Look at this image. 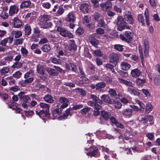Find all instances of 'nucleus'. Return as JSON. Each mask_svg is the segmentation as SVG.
I'll return each mask as SVG.
<instances>
[{"label": "nucleus", "mask_w": 160, "mask_h": 160, "mask_svg": "<svg viewBox=\"0 0 160 160\" xmlns=\"http://www.w3.org/2000/svg\"><path fill=\"white\" fill-rule=\"evenodd\" d=\"M100 6L103 10L106 11L110 8L112 7V5L111 2L107 1L105 2L101 3Z\"/></svg>", "instance_id": "nucleus-13"}, {"label": "nucleus", "mask_w": 160, "mask_h": 160, "mask_svg": "<svg viewBox=\"0 0 160 160\" xmlns=\"http://www.w3.org/2000/svg\"><path fill=\"white\" fill-rule=\"evenodd\" d=\"M65 9L62 7H59L57 12L55 13L56 16H59L62 15L64 12Z\"/></svg>", "instance_id": "nucleus-35"}, {"label": "nucleus", "mask_w": 160, "mask_h": 160, "mask_svg": "<svg viewBox=\"0 0 160 160\" xmlns=\"http://www.w3.org/2000/svg\"><path fill=\"white\" fill-rule=\"evenodd\" d=\"M86 26L87 27V28L91 29H93L95 27V24L92 23L87 24V25Z\"/></svg>", "instance_id": "nucleus-60"}, {"label": "nucleus", "mask_w": 160, "mask_h": 160, "mask_svg": "<svg viewBox=\"0 0 160 160\" xmlns=\"http://www.w3.org/2000/svg\"><path fill=\"white\" fill-rule=\"evenodd\" d=\"M123 46L120 44H116L114 45V48L116 50L122 52L123 50Z\"/></svg>", "instance_id": "nucleus-52"}, {"label": "nucleus", "mask_w": 160, "mask_h": 160, "mask_svg": "<svg viewBox=\"0 0 160 160\" xmlns=\"http://www.w3.org/2000/svg\"><path fill=\"white\" fill-rule=\"evenodd\" d=\"M24 28L25 35H29L31 33V28L30 26L28 24H27L24 26Z\"/></svg>", "instance_id": "nucleus-25"}, {"label": "nucleus", "mask_w": 160, "mask_h": 160, "mask_svg": "<svg viewBox=\"0 0 160 160\" xmlns=\"http://www.w3.org/2000/svg\"><path fill=\"white\" fill-rule=\"evenodd\" d=\"M51 62L55 64H60L61 63V61L60 59L56 58H52L51 59Z\"/></svg>", "instance_id": "nucleus-48"}, {"label": "nucleus", "mask_w": 160, "mask_h": 160, "mask_svg": "<svg viewBox=\"0 0 160 160\" xmlns=\"http://www.w3.org/2000/svg\"><path fill=\"white\" fill-rule=\"evenodd\" d=\"M92 17L95 21L97 22L101 18H100V14L97 12L94 13L92 15Z\"/></svg>", "instance_id": "nucleus-47"}, {"label": "nucleus", "mask_w": 160, "mask_h": 160, "mask_svg": "<svg viewBox=\"0 0 160 160\" xmlns=\"http://www.w3.org/2000/svg\"><path fill=\"white\" fill-rule=\"evenodd\" d=\"M42 6L45 8L48 9H49L51 6L50 3L49 2H45L42 3Z\"/></svg>", "instance_id": "nucleus-53"}, {"label": "nucleus", "mask_w": 160, "mask_h": 160, "mask_svg": "<svg viewBox=\"0 0 160 160\" xmlns=\"http://www.w3.org/2000/svg\"><path fill=\"white\" fill-rule=\"evenodd\" d=\"M89 97L90 99H92L93 101H88V105L91 107H94L95 109H100L101 108V105L102 104V101L99 98L93 94L90 95Z\"/></svg>", "instance_id": "nucleus-1"}, {"label": "nucleus", "mask_w": 160, "mask_h": 160, "mask_svg": "<svg viewBox=\"0 0 160 160\" xmlns=\"http://www.w3.org/2000/svg\"><path fill=\"white\" fill-rule=\"evenodd\" d=\"M22 66V64L21 63L16 62H15L14 64L12 66V68H20Z\"/></svg>", "instance_id": "nucleus-59"}, {"label": "nucleus", "mask_w": 160, "mask_h": 160, "mask_svg": "<svg viewBox=\"0 0 160 160\" xmlns=\"http://www.w3.org/2000/svg\"><path fill=\"white\" fill-rule=\"evenodd\" d=\"M101 114L102 116L106 120L108 119L111 115L109 112L105 110L101 111Z\"/></svg>", "instance_id": "nucleus-28"}, {"label": "nucleus", "mask_w": 160, "mask_h": 160, "mask_svg": "<svg viewBox=\"0 0 160 160\" xmlns=\"http://www.w3.org/2000/svg\"><path fill=\"white\" fill-rule=\"evenodd\" d=\"M50 18V17L47 14L40 15L38 18L39 24L40 27L43 28H47L51 26L52 23L50 22H48Z\"/></svg>", "instance_id": "nucleus-2"}, {"label": "nucleus", "mask_w": 160, "mask_h": 160, "mask_svg": "<svg viewBox=\"0 0 160 160\" xmlns=\"http://www.w3.org/2000/svg\"><path fill=\"white\" fill-rule=\"evenodd\" d=\"M144 14L145 16L146 22L147 23V24L148 25H149V11L147 8H146V9L145 10L144 12Z\"/></svg>", "instance_id": "nucleus-33"}, {"label": "nucleus", "mask_w": 160, "mask_h": 160, "mask_svg": "<svg viewBox=\"0 0 160 160\" xmlns=\"http://www.w3.org/2000/svg\"><path fill=\"white\" fill-rule=\"evenodd\" d=\"M21 53L22 54L23 56L24 57L27 56L28 53V51L27 50L23 47H22L21 49Z\"/></svg>", "instance_id": "nucleus-57"}, {"label": "nucleus", "mask_w": 160, "mask_h": 160, "mask_svg": "<svg viewBox=\"0 0 160 160\" xmlns=\"http://www.w3.org/2000/svg\"><path fill=\"white\" fill-rule=\"evenodd\" d=\"M120 66L122 69L124 71H127L129 70L131 67V65L126 62H122Z\"/></svg>", "instance_id": "nucleus-21"}, {"label": "nucleus", "mask_w": 160, "mask_h": 160, "mask_svg": "<svg viewBox=\"0 0 160 160\" xmlns=\"http://www.w3.org/2000/svg\"><path fill=\"white\" fill-rule=\"evenodd\" d=\"M108 92L112 97L115 96L117 95L116 91L112 88L109 89L108 91Z\"/></svg>", "instance_id": "nucleus-50"}, {"label": "nucleus", "mask_w": 160, "mask_h": 160, "mask_svg": "<svg viewBox=\"0 0 160 160\" xmlns=\"http://www.w3.org/2000/svg\"><path fill=\"white\" fill-rule=\"evenodd\" d=\"M96 31L97 34L100 35L103 34L105 32L104 30L100 27L96 29Z\"/></svg>", "instance_id": "nucleus-51"}, {"label": "nucleus", "mask_w": 160, "mask_h": 160, "mask_svg": "<svg viewBox=\"0 0 160 160\" xmlns=\"http://www.w3.org/2000/svg\"><path fill=\"white\" fill-rule=\"evenodd\" d=\"M115 103L113 104H114V106L115 108L119 109L122 106L121 103L118 102H116L115 100L114 99Z\"/></svg>", "instance_id": "nucleus-55"}, {"label": "nucleus", "mask_w": 160, "mask_h": 160, "mask_svg": "<svg viewBox=\"0 0 160 160\" xmlns=\"http://www.w3.org/2000/svg\"><path fill=\"white\" fill-rule=\"evenodd\" d=\"M119 56V55L115 53L110 54L109 55L110 62L113 63L115 66H116L118 61Z\"/></svg>", "instance_id": "nucleus-6"}, {"label": "nucleus", "mask_w": 160, "mask_h": 160, "mask_svg": "<svg viewBox=\"0 0 160 160\" xmlns=\"http://www.w3.org/2000/svg\"><path fill=\"white\" fill-rule=\"evenodd\" d=\"M131 73L132 77L136 78L140 76L141 74V72L139 69L136 68L132 70Z\"/></svg>", "instance_id": "nucleus-17"}, {"label": "nucleus", "mask_w": 160, "mask_h": 160, "mask_svg": "<svg viewBox=\"0 0 160 160\" xmlns=\"http://www.w3.org/2000/svg\"><path fill=\"white\" fill-rule=\"evenodd\" d=\"M75 13L74 12H70L67 15L66 17V21L68 22L74 23L76 19Z\"/></svg>", "instance_id": "nucleus-7"}, {"label": "nucleus", "mask_w": 160, "mask_h": 160, "mask_svg": "<svg viewBox=\"0 0 160 160\" xmlns=\"http://www.w3.org/2000/svg\"><path fill=\"white\" fill-rule=\"evenodd\" d=\"M98 25L100 27H102L104 28H106L107 27V25L105 24V23L104 19L103 18H101L97 22Z\"/></svg>", "instance_id": "nucleus-22"}, {"label": "nucleus", "mask_w": 160, "mask_h": 160, "mask_svg": "<svg viewBox=\"0 0 160 160\" xmlns=\"http://www.w3.org/2000/svg\"><path fill=\"white\" fill-rule=\"evenodd\" d=\"M18 11V8L17 6L14 5L11 6V16L17 14Z\"/></svg>", "instance_id": "nucleus-27"}, {"label": "nucleus", "mask_w": 160, "mask_h": 160, "mask_svg": "<svg viewBox=\"0 0 160 160\" xmlns=\"http://www.w3.org/2000/svg\"><path fill=\"white\" fill-rule=\"evenodd\" d=\"M138 22H141L142 25H145L144 19L142 14H138Z\"/></svg>", "instance_id": "nucleus-39"}, {"label": "nucleus", "mask_w": 160, "mask_h": 160, "mask_svg": "<svg viewBox=\"0 0 160 160\" xmlns=\"http://www.w3.org/2000/svg\"><path fill=\"white\" fill-rule=\"evenodd\" d=\"M65 67L68 70H70V67L72 71L76 72L78 71L77 67L71 60L68 59L65 61Z\"/></svg>", "instance_id": "nucleus-4"}, {"label": "nucleus", "mask_w": 160, "mask_h": 160, "mask_svg": "<svg viewBox=\"0 0 160 160\" xmlns=\"http://www.w3.org/2000/svg\"><path fill=\"white\" fill-rule=\"evenodd\" d=\"M40 107L43 109H46V112H48L49 111V109L50 107V105L48 104L45 102H40L39 103Z\"/></svg>", "instance_id": "nucleus-26"}, {"label": "nucleus", "mask_w": 160, "mask_h": 160, "mask_svg": "<svg viewBox=\"0 0 160 160\" xmlns=\"http://www.w3.org/2000/svg\"><path fill=\"white\" fill-rule=\"evenodd\" d=\"M121 112L124 116L128 117H130L131 116L132 110L131 109L127 108L122 111Z\"/></svg>", "instance_id": "nucleus-18"}, {"label": "nucleus", "mask_w": 160, "mask_h": 160, "mask_svg": "<svg viewBox=\"0 0 160 160\" xmlns=\"http://www.w3.org/2000/svg\"><path fill=\"white\" fill-rule=\"evenodd\" d=\"M18 96L21 100H22L24 102L28 103L30 102L31 99L28 95H25V92H21L18 94Z\"/></svg>", "instance_id": "nucleus-8"}, {"label": "nucleus", "mask_w": 160, "mask_h": 160, "mask_svg": "<svg viewBox=\"0 0 160 160\" xmlns=\"http://www.w3.org/2000/svg\"><path fill=\"white\" fill-rule=\"evenodd\" d=\"M100 99L102 101V104L103 102H106L108 104H112L115 103L114 99H110L109 96L107 94H103L100 97Z\"/></svg>", "instance_id": "nucleus-5"}, {"label": "nucleus", "mask_w": 160, "mask_h": 160, "mask_svg": "<svg viewBox=\"0 0 160 160\" xmlns=\"http://www.w3.org/2000/svg\"><path fill=\"white\" fill-rule=\"evenodd\" d=\"M53 68H55V69L56 71H57L58 72V71L62 73H64L65 72V71L63 70L62 68L59 67L54 66Z\"/></svg>", "instance_id": "nucleus-58"}, {"label": "nucleus", "mask_w": 160, "mask_h": 160, "mask_svg": "<svg viewBox=\"0 0 160 160\" xmlns=\"http://www.w3.org/2000/svg\"><path fill=\"white\" fill-rule=\"evenodd\" d=\"M11 23L13 26L15 28H20L22 26V22L17 17L12 19V22Z\"/></svg>", "instance_id": "nucleus-10"}, {"label": "nucleus", "mask_w": 160, "mask_h": 160, "mask_svg": "<svg viewBox=\"0 0 160 160\" xmlns=\"http://www.w3.org/2000/svg\"><path fill=\"white\" fill-rule=\"evenodd\" d=\"M57 30L62 36L68 37L69 38H72L73 37V35L71 33L64 28L58 27L57 28Z\"/></svg>", "instance_id": "nucleus-3"}, {"label": "nucleus", "mask_w": 160, "mask_h": 160, "mask_svg": "<svg viewBox=\"0 0 160 160\" xmlns=\"http://www.w3.org/2000/svg\"><path fill=\"white\" fill-rule=\"evenodd\" d=\"M22 75V73L19 71L16 72L13 74V77L15 78H19Z\"/></svg>", "instance_id": "nucleus-64"}, {"label": "nucleus", "mask_w": 160, "mask_h": 160, "mask_svg": "<svg viewBox=\"0 0 160 160\" xmlns=\"http://www.w3.org/2000/svg\"><path fill=\"white\" fill-rule=\"evenodd\" d=\"M33 72L32 71H30L25 74L24 76V78H33Z\"/></svg>", "instance_id": "nucleus-49"}, {"label": "nucleus", "mask_w": 160, "mask_h": 160, "mask_svg": "<svg viewBox=\"0 0 160 160\" xmlns=\"http://www.w3.org/2000/svg\"><path fill=\"white\" fill-rule=\"evenodd\" d=\"M72 110V108H69L67 109L65 111V112L63 114V117H59L60 119H66L67 118L68 116L69 115L70 113V111Z\"/></svg>", "instance_id": "nucleus-31"}, {"label": "nucleus", "mask_w": 160, "mask_h": 160, "mask_svg": "<svg viewBox=\"0 0 160 160\" xmlns=\"http://www.w3.org/2000/svg\"><path fill=\"white\" fill-rule=\"evenodd\" d=\"M124 18L129 23L132 24L133 23V19L130 12L128 11L125 12L124 15Z\"/></svg>", "instance_id": "nucleus-9"}, {"label": "nucleus", "mask_w": 160, "mask_h": 160, "mask_svg": "<svg viewBox=\"0 0 160 160\" xmlns=\"http://www.w3.org/2000/svg\"><path fill=\"white\" fill-rule=\"evenodd\" d=\"M89 22L90 21L89 19H88L87 16H85L82 19L83 23L86 26L87 25V24H88V23H89Z\"/></svg>", "instance_id": "nucleus-56"}, {"label": "nucleus", "mask_w": 160, "mask_h": 160, "mask_svg": "<svg viewBox=\"0 0 160 160\" xmlns=\"http://www.w3.org/2000/svg\"><path fill=\"white\" fill-rule=\"evenodd\" d=\"M14 42V44L17 45L21 44L23 42V39L22 38L17 39L16 40H15Z\"/></svg>", "instance_id": "nucleus-62"}, {"label": "nucleus", "mask_w": 160, "mask_h": 160, "mask_svg": "<svg viewBox=\"0 0 160 160\" xmlns=\"http://www.w3.org/2000/svg\"><path fill=\"white\" fill-rule=\"evenodd\" d=\"M84 32V29L82 28H78L76 31V32L77 34L78 35H80L83 34Z\"/></svg>", "instance_id": "nucleus-63"}, {"label": "nucleus", "mask_w": 160, "mask_h": 160, "mask_svg": "<svg viewBox=\"0 0 160 160\" xmlns=\"http://www.w3.org/2000/svg\"><path fill=\"white\" fill-rule=\"evenodd\" d=\"M144 44L145 48L144 50V55L146 58H147L148 56L149 46L148 44V41L147 39L144 40Z\"/></svg>", "instance_id": "nucleus-16"}, {"label": "nucleus", "mask_w": 160, "mask_h": 160, "mask_svg": "<svg viewBox=\"0 0 160 160\" xmlns=\"http://www.w3.org/2000/svg\"><path fill=\"white\" fill-rule=\"evenodd\" d=\"M99 0H91V2L93 6L95 7H97L99 6Z\"/></svg>", "instance_id": "nucleus-61"}, {"label": "nucleus", "mask_w": 160, "mask_h": 160, "mask_svg": "<svg viewBox=\"0 0 160 160\" xmlns=\"http://www.w3.org/2000/svg\"><path fill=\"white\" fill-rule=\"evenodd\" d=\"M136 102L138 104L140 107V108L139 110L143 111L144 108V105L143 103H141L139 100H137L136 101Z\"/></svg>", "instance_id": "nucleus-54"}, {"label": "nucleus", "mask_w": 160, "mask_h": 160, "mask_svg": "<svg viewBox=\"0 0 160 160\" xmlns=\"http://www.w3.org/2000/svg\"><path fill=\"white\" fill-rule=\"evenodd\" d=\"M17 104L16 103H13L11 104V108H12L13 110L16 109V113H19L21 111V109L19 108H17Z\"/></svg>", "instance_id": "nucleus-42"}, {"label": "nucleus", "mask_w": 160, "mask_h": 160, "mask_svg": "<svg viewBox=\"0 0 160 160\" xmlns=\"http://www.w3.org/2000/svg\"><path fill=\"white\" fill-rule=\"evenodd\" d=\"M89 4L87 3H82L79 6L80 10L84 13H87L88 10Z\"/></svg>", "instance_id": "nucleus-20"}, {"label": "nucleus", "mask_w": 160, "mask_h": 160, "mask_svg": "<svg viewBox=\"0 0 160 160\" xmlns=\"http://www.w3.org/2000/svg\"><path fill=\"white\" fill-rule=\"evenodd\" d=\"M92 54L95 56L101 57L102 55V53L101 51L99 49L95 50Z\"/></svg>", "instance_id": "nucleus-43"}, {"label": "nucleus", "mask_w": 160, "mask_h": 160, "mask_svg": "<svg viewBox=\"0 0 160 160\" xmlns=\"http://www.w3.org/2000/svg\"><path fill=\"white\" fill-rule=\"evenodd\" d=\"M12 35H15L14 37L15 38H18L20 37L22 35V33L21 31H14L12 32Z\"/></svg>", "instance_id": "nucleus-37"}, {"label": "nucleus", "mask_w": 160, "mask_h": 160, "mask_svg": "<svg viewBox=\"0 0 160 160\" xmlns=\"http://www.w3.org/2000/svg\"><path fill=\"white\" fill-rule=\"evenodd\" d=\"M91 108L90 107L85 108L80 110V112L82 114H86L91 110Z\"/></svg>", "instance_id": "nucleus-46"}, {"label": "nucleus", "mask_w": 160, "mask_h": 160, "mask_svg": "<svg viewBox=\"0 0 160 160\" xmlns=\"http://www.w3.org/2000/svg\"><path fill=\"white\" fill-rule=\"evenodd\" d=\"M44 101L48 103H52L55 101V98L50 94H46L43 98Z\"/></svg>", "instance_id": "nucleus-15"}, {"label": "nucleus", "mask_w": 160, "mask_h": 160, "mask_svg": "<svg viewBox=\"0 0 160 160\" xmlns=\"http://www.w3.org/2000/svg\"><path fill=\"white\" fill-rule=\"evenodd\" d=\"M31 2L30 0L24 1L22 2L20 5L21 8L29 7L31 6Z\"/></svg>", "instance_id": "nucleus-30"}, {"label": "nucleus", "mask_w": 160, "mask_h": 160, "mask_svg": "<svg viewBox=\"0 0 160 160\" xmlns=\"http://www.w3.org/2000/svg\"><path fill=\"white\" fill-rule=\"evenodd\" d=\"M89 40L91 44L94 46H96L98 44V40L92 37L90 38Z\"/></svg>", "instance_id": "nucleus-36"}, {"label": "nucleus", "mask_w": 160, "mask_h": 160, "mask_svg": "<svg viewBox=\"0 0 160 160\" xmlns=\"http://www.w3.org/2000/svg\"><path fill=\"white\" fill-rule=\"evenodd\" d=\"M75 90L77 93L80 94L82 96H84L86 95V93L85 91L82 88H77L75 89Z\"/></svg>", "instance_id": "nucleus-34"}, {"label": "nucleus", "mask_w": 160, "mask_h": 160, "mask_svg": "<svg viewBox=\"0 0 160 160\" xmlns=\"http://www.w3.org/2000/svg\"><path fill=\"white\" fill-rule=\"evenodd\" d=\"M90 147V148H90L91 151L87 153V155L88 156H94L96 155V153H97L98 150L96 147H92V144H91L90 146H88Z\"/></svg>", "instance_id": "nucleus-12"}, {"label": "nucleus", "mask_w": 160, "mask_h": 160, "mask_svg": "<svg viewBox=\"0 0 160 160\" xmlns=\"http://www.w3.org/2000/svg\"><path fill=\"white\" fill-rule=\"evenodd\" d=\"M51 49L50 46L48 45L45 44L41 48V49L45 52H48Z\"/></svg>", "instance_id": "nucleus-44"}, {"label": "nucleus", "mask_w": 160, "mask_h": 160, "mask_svg": "<svg viewBox=\"0 0 160 160\" xmlns=\"http://www.w3.org/2000/svg\"><path fill=\"white\" fill-rule=\"evenodd\" d=\"M59 101L63 104L60 106L61 108H64L68 106L69 100L66 98L64 97H60L59 98Z\"/></svg>", "instance_id": "nucleus-14"}, {"label": "nucleus", "mask_w": 160, "mask_h": 160, "mask_svg": "<svg viewBox=\"0 0 160 160\" xmlns=\"http://www.w3.org/2000/svg\"><path fill=\"white\" fill-rule=\"evenodd\" d=\"M124 21L123 17L121 16H118L117 18L116 23L117 25H121L124 24L125 23Z\"/></svg>", "instance_id": "nucleus-32"}, {"label": "nucleus", "mask_w": 160, "mask_h": 160, "mask_svg": "<svg viewBox=\"0 0 160 160\" xmlns=\"http://www.w3.org/2000/svg\"><path fill=\"white\" fill-rule=\"evenodd\" d=\"M45 70L51 76H55L58 74V72L55 69L49 67H46Z\"/></svg>", "instance_id": "nucleus-19"}, {"label": "nucleus", "mask_w": 160, "mask_h": 160, "mask_svg": "<svg viewBox=\"0 0 160 160\" xmlns=\"http://www.w3.org/2000/svg\"><path fill=\"white\" fill-rule=\"evenodd\" d=\"M69 45L72 49L74 50L77 49V46L75 44V41L73 40H71L69 41Z\"/></svg>", "instance_id": "nucleus-40"}, {"label": "nucleus", "mask_w": 160, "mask_h": 160, "mask_svg": "<svg viewBox=\"0 0 160 160\" xmlns=\"http://www.w3.org/2000/svg\"><path fill=\"white\" fill-rule=\"evenodd\" d=\"M61 112V109L60 108H56L52 111V115L55 117H57L58 115H60Z\"/></svg>", "instance_id": "nucleus-29"}, {"label": "nucleus", "mask_w": 160, "mask_h": 160, "mask_svg": "<svg viewBox=\"0 0 160 160\" xmlns=\"http://www.w3.org/2000/svg\"><path fill=\"white\" fill-rule=\"evenodd\" d=\"M45 68L41 65H38L37 68V71L38 73L42 75H44L43 77H40L41 78L44 80H45L47 78V75L45 74Z\"/></svg>", "instance_id": "nucleus-11"}, {"label": "nucleus", "mask_w": 160, "mask_h": 160, "mask_svg": "<svg viewBox=\"0 0 160 160\" xmlns=\"http://www.w3.org/2000/svg\"><path fill=\"white\" fill-rule=\"evenodd\" d=\"M125 35L128 39H132L133 36V34L131 32L129 31H126L125 32Z\"/></svg>", "instance_id": "nucleus-41"}, {"label": "nucleus", "mask_w": 160, "mask_h": 160, "mask_svg": "<svg viewBox=\"0 0 160 160\" xmlns=\"http://www.w3.org/2000/svg\"><path fill=\"white\" fill-rule=\"evenodd\" d=\"M106 85V83L103 82H99L96 83V90L101 91L102 89L104 88Z\"/></svg>", "instance_id": "nucleus-23"}, {"label": "nucleus", "mask_w": 160, "mask_h": 160, "mask_svg": "<svg viewBox=\"0 0 160 160\" xmlns=\"http://www.w3.org/2000/svg\"><path fill=\"white\" fill-rule=\"evenodd\" d=\"M127 92L131 94L138 96L140 95L139 92L136 91L133 88H132L131 87H129L128 88Z\"/></svg>", "instance_id": "nucleus-24"}, {"label": "nucleus", "mask_w": 160, "mask_h": 160, "mask_svg": "<svg viewBox=\"0 0 160 160\" xmlns=\"http://www.w3.org/2000/svg\"><path fill=\"white\" fill-rule=\"evenodd\" d=\"M135 82L138 85H142L145 83L146 80L144 78L141 79L139 78H138L136 79Z\"/></svg>", "instance_id": "nucleus-38"}, {"label": "nucleus", "mask_w": 160, "mask_h": 160, "mask_svg": "<svg viewBox=\"0 0 160 160\" xmlns=\"http://www.w3.org/2000/svg\"><path fill=\"white\" fill-rule=\"evenodd\" d=\"M152 105L149 103H147L146 105L145 111L147 113H149L152 110Z\"/></svg>", "instance_id": "nucleus-45"}]
</instances>
